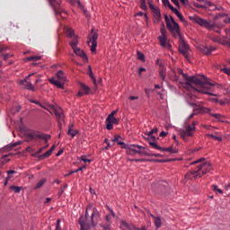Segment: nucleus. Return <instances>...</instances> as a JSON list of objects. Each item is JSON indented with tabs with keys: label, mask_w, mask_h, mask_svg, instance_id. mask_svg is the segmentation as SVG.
<instances>
[{
	"label": "nucleus",
	"mask_w": 230,
	"mask_h": 230,
	"mask_svg": "<svg viewBox=\"0 0 230 230\" xmlns=\"http://www.w3.org/2000/svg\"><path fill=\"white\" fill-rule=\"evenodd\" d=\"M178 75L185 80L187 85L190 87H191V85H196V88L192 87V93H200L201 94H208V96H217V94L213 93L224 88L222 84L209 82V79L202 75L189 76L188 74H185L181 68H178Z\"/></svg>",
	"instance_id": "f257e3e1"
},
{
	"label": "nucleus",
	"mask_w": 230,
	"mask_h": 230,
	"mask_svg": "<svg viewBox=\"0 0 230 230\" xmlns=\"http://www.w3.org/2000/svg\"><path fill=\"white\" fill-rule=\"evenodd\" d=\"M102 220V214L96 207L89 204L86 207L84 217L79 218L81 230H96V224Z\"/></svg>",
	"instance_id": "f03ea898"
},
{
	"label": "nucleus",
	"mask_w": 230,
	"mask_h": 230,
	"mask_svg": "<svg viewBox=\"0 0 230 230\" xmlns=\"http://www.w3.org/2000/svg\"><path fill=\"white\" fill-rule=\"evenodd\" d=\"M213 170V165L209 162H204L198 165V168L193 171H190L186 173L185 179L186 181H195L197 179H200L204 177L206 173H209L210 171Z\"/></svg>",
	"instance_id": "7ed1b4c3"
},
{
	"label": "nucleus",
	"mask_w": 230,
	"mask_h": 230,
	"mask_svg": "<svg viewBox=\"0 0 230 230\" xmlns=\"http://www.w3.org/2000/svg\"><path fill=\"white\" fill-rule=\"evenodd\" d=\"M31 103H35L36 105H40L41 109H44L45 111H48L50 114H55L58 123L61 121H64V111H62V108L58 106H54V105H42L39 101H31Z\"/></svg>",
	"instance_id": "20e7f679"
},
{
	"label": "nucleus",
	"mask_w": 230,
	"mask_h": 230,
	"mask_svg": "<svg viewBox=\"0 0 230 230\" xmlns=\"http://www.w3.org/2000/svg\"><path fill=\"white\" fill-rule=\"evenodd\" d=\"M195 100H197V95H195L194 93H190L187 97V102L189 105H190L191 107H196L193 110L194 114H208V112H211V109L197 105Z\"/></svg>",
	"instance_id": "39448f33"
},
{
	"label": "nucleus",
	"mask_w": 230,
	"mask_h": 230,
	"mask_svg": "<svg viewBox=\"0 0 230 230\" xmlns=\"http://www.w3.org/2000/svg\"><path fill=\"white\" fill-rule=\"evenodd\" d=\"M192 21L196 22V24H199V26H202L203 28H207V30H214V31H217V33H220V29L215 26V24H212L211 22L199 17L194 16L192 18Z\"/></svg>",
	"instance_id": "423d86ee"
},
{
	"label": "nucleus",
	"mask_w": 230,
	"mask_h": 230,
	"mask_svg": "<svg viewBox=\"0 0 230 230\" xmlns=\"http://www.w3.org/2000/svg\"><path fill=\"white\" fill-rule=\"evenodd\" d=\"M195 130H197V128H195V122H192L191 125H189L185 129L180 132L181 138L184 141H188L189 137H193Z\"/></svg>",
	"instance_id": "0eeeda50"
},
{
	"label": "nucleus",
	"mask_w": 230,
	"mask_h": 230,
	"mask_svg": "<svg viewBox=\"0 0 230 230\" xmlns=\"http://www.w3.org/2000/svg\"><path fill=\"white\" fill-rule=\"evenodd\" d=\"M98 33L94 32V29H92L91 33L88 35V46L91 48L92 53H96V48L98 46Z\"/></svg>",
	"instance_id": "6e6552de"
},
{
	"label": "nucleus",
	"mask_w": 230,
	"mask_h": 230,
	"mask_svg": "<svg viewBox=\"0 0 230 230\" xmlns=\"http://www.w3.org/2000/svg\"><path fill=\"white\" fill-rule=\"evenodd\" d=\"M26 136L27 137H29V139L31 140L33 139L34 141H37V139H44L45 143H48V141L51 139V136L43 135V134H40V132L35 131V130L28 131Z\"/></svg>",
	"instance_id": "1a4fd4ad"
},
{
	"label": "nucleus",
	"mask_w": 230,
	"mask_h": 230,
	"mask_svg": "<svg viewBox=\"0 0 230 230\" xmlns=\"http://www.w3.org/2000/svg\"><path fill=\"white\" fill-rule=\"evenodd\" d=\"M164 19H165L167 29L170 31H174L175 33H181V31L179 29V23H176L175 20H173L172 17H171L170 19L168 18V15H165Z\"/></svg>",
	"instance_id": "9d476101"
},
{
	"label": "nucleus",
	"mask_w": 230,
	"mask_h": 230,
	"mask_svg": "<svg viewBox=\"0 0 230 230\" xmlns=\"http://www.w3.org/2000/svg\"><path fill=\"white\" fill-rule=\"evenodd\" d=\"M226 37L216 36L212 39L214 42H218L219 44H223V46H229L230 48V29H226Z\"/></svg>",
	"instance_id": "9b49d317"
},
{
	"label": "nucleus",
	"mask_w": 230,
	"mask_h": 230,
	"mask_svg": "<svg viewBox=\"0 0 230 230\" xmlns=\"http://www.w3.org/2000/svg\"><path fill=\"white\" fill-rule=\"evenodd\" d=\"M127 149V154L128 155H134L135 154H145L144 150L145 147L141 146H137V145H131V146H128L126 145V147H124Z\"/></svg>",
	"instance_id": "f8f14e48"
},
{
	"label": "nucleus",
	"mask_w": 230,
	"mask_h": 230,
	"mask_svg": "<svg viewBox=\"0 0 230 230\" xmlns=\"http://www.w3.org/2000/svg\"><path fill=\"white\" fill-rule=\"evenodd\" d=\"M161 35L158 37L160 45L162 48H166V49H172V45L168 42V38L166 37V30L162 28L160 30Z\"/></svg>",
	"instance_id": "ddd939ff"
},
{
	"label": "nucleus",
	"mask_w": 230,
	"mask_h": 230,
	"mask_svg": "<svg viewBox=\"0 0 230 230\" xmlns=\"http://www.w3.org/2000/svg\"><path fill=\"white\" fill-rule=\"evenodd\" d=\"M179 51L185 57V58H188L189 57V51H190V46L186 44V41L182 40V38L180 37L179 40Z\"/></svg>",
	"instance_id": "4468645a"
},
{
	"label": "nucleus",
	"mask_w": 230,
	"mask_h": 230,
	"mask_svg": "<svg viewBox=\"0 0 230 230\" xmlns=\"http://www.w3.org/2000/svg\"><path fill=\"white\" fill-rule=\"evenodd\" d=\"M33 75H35V73L30 74L25 79L19 81V84L22 89H27L28 91H33V92L35 91V86L31 84V82H28V78H30L31 76H33Z\"/></svg>",
	"instance_id": "2eb2a0df"
},
{
	"label": "nucleus",
	"mask_w": 230,
	"mask_h": 230,
	"mask_svg": "<svg viewBox=\"0 0 230 230\" xmlns=\"http://www.w3.org/2000/svg\"><path fill=\"white\" fill-rule=\"evenodd\" d=\"M119 123V119H116L115 117L108 115L106 119L107 130H112V128H114V125H118Z\"/></svg>",
	"instance_id": "dca6fc26"
},
{
	"label": "nucleus",
	"mask_w": 230,
	"mask_h": 230,
	"mask_svg": "<svg viewBox=\"0 0 230 230\" xmlns=\"http://www.w3.org/2000/svg\"><path fill=\"white\" fill-rule=\"evenodd\" d=\"M150 146H152V148H154L155 150H159L160 152H169L170 154H175V151L173 150L172 146H169L166 148L161 147L155 142H150Z\"/></svg>",
	"instance_id": "f3484780"
},
{
	"label": "nucleus",
	"mask_w": 230,
	"mask_h": 230,
	"mask_svg": "<svg viewBox=\"0 0 230 230\" xmlns=\"http://www.w3.org/2000/svg\"><path fill=\"white\" fill-rule=\"evenodd\" d=\"M50 6H52L55 13H60V11H58V8L60 7V4H62V0H48Z\"/></svg>",
	"instance_id": "a211bd4d"
},
{
	"label": "nucleus",
	"mask_w": 230,
	"mask_h": 230,
	"mask_svg": "<svg viewBox=\"0 0 230 230\" xmlns=\"http://www.w3.org/2000/svg\"><path fill=\"white\" fill-rule=\"evenodd\" d=\"M72 49L77 57H80V58H82L83 60H88L87 54H85V52L82 50L80 48L75 47Z\"/></svg>",
	"instance_id": "6ab92c4d"
},
{
	"label": "nucleus",
	"mask_w": 230,
	"mask_h": 230,
	"mask_svg": "<svg viewBox=\"0 0 230 230\" xmlns=\"http://www.w3.org/2000/svg\"><path fill=\"white\" fill-rule=\"evenodd\" d=\"M150 8L153 12L155 21L159 22V21H161V11L159 10V7H154V5H150Z\"/></svg>",
	"instance_id": "aec40b11"
},
{
	"label": "nucleus",
	"mask_w": 230,
	"mask_h": 230,
	"mask_svg": "<svg viewBox=\"0 0 230 230\" xmlns=\"http://www.w3.org/2000/svg\"><path fill=\"white\" fill-rule=\"evenodd\" d=\"M214 47H207V46H200L199 47V51L200 53H202L203 55H211V53H213V51H215Z\"/></svg>",
	"instance_id": "412c9836"
},
{
	"label": "nucleus",
	"mask_w": 230,
	"mask_h": 230,
	"mask_svg": "<svg viewBox=\"0 0 230 230\" xmlns=\"http://www.w3.org/2000/svg\"><path fill=\"white\" fill-rule=\"evenodd\" d=\"M120 229L121 230H136V226L130 225L127 223L126 221H121L120 222Z\"/></svg>",
	"instance_id": "4be33fe9"
},
{
	"label": "nucleus",
	"mask_w": 230,
	"mask_h": 230,
	"mask_svg": "<svg viewBox=\"0 0 230 230\" xmlns=\"http://www.w3.org/2000/svg\"><path fill=\"white\" fill-rule=\"evenodd\" d=\"M49 82L52 84V85H56L58 89H64V82L58 80H56L55 78H49Z\"/></svg>",
	"instance_id": "5701e85b"
},
{
	"label": "nucleus",
	"mask_w": 230,
	"mask_h": 230,
	"mask_svg": "<svg viewBox=\"0 0 230 230\" xmlns=\"http://www.w3.org/2000/svg\"><path fill=\"white\" fill-rule=\"evenodd\" d=\"M119 139H121V136H115L112 141L113 143L119 145L121 148H127V144H125V142H121Z\"/></svg>",
	"instance_id": "b1692460"
},
{
	"label": "nucleus",
	"mask_w": 230,
	"mask_h": 230,
	"mask_svg": "<svg viewBox=\"0 0 230 230\" xmlns=\"http://www.w3.org/2000/svg\"><path fill=\"white\" fill-rule=\"evenodd\" d=\"M152 218H154V222H155V226L156 227V229H159L163 224L161 217H155L154 215L151 214Z\"/></svg>",
	"instance_id": "393cba45"
},
{
	"label": "nucleus",
	"mask_w": 230,
	"mask_h": 230,
	"mask_svg": "<svg viewBox=\"0 0 230 230\" xmlns=\"http://www.w3.org/2000/svg\"><path fill=\"white\" fill-rule=\"evenodd\" d=\"M71 39L72 40L69 44L72 49H74L75 48H78V35H74V37H72Z\"/></svg>",
	"instance_id": "a878e982"
},
{
	"label": "nucleus",
	"mask_w": 230,
	"mask_h": 230,
	"mask_svg": "<svg viewBox=\"0 0 230 230\" xmlns=\"http://www.w3.org/2000/svg\"><path fill=\"white\" fill-rule=\"evenodd\" d=\"M73 124L68 126L67 135L71 136V137H75L76 134H78V130L73 128Z\"/></svg>",
	"instance_id": "bb28decb"
},
{
	"label": "nucleus",
	"mask_w": 230,
	"mask_h": 230,
	"mask_svg": "<svg viewBox=\"0 0 230 230\" xmlns=\"http://www.w3.org/2000/svg\"><path fill=\"white\" fill-rule=\"evenodd\" d=\"M207 114H209L212 118H215L217 121H224V116L222 114L218 113H212L211 111L208 112Z\"/></svg>",
	"instance_id": "cd10ccee"
},
{
	"label": "nucleus",
	"mask_w": 230,
	"mask_h": 230,
	"mask_svg": "<svg viewBox=\"0 0 230 230\" xmlns=\"http://www.w3.org/2000/svg\"><path fill=\"white\" fill-rule=\"evenodd\" d=\"M111 216H106V221L108 222V225H101V227H102L103 230H112L111 229Z\"/></svg>",
	"instance_id": "c85d7f7f"
},
{
	"label": "nucleus",
	"mask_w": 230,
	"mask_h": 230,
	"mask_svg": "<svg viewBox=\"0 0 230 230\" xmlns=\"http://www.w3.org/2000/svg\"><path fill=\"white\" fill-rule=\"evenodd\" d=\"M145 161H153L154 163H166L167 161H161V160H149V159H145V158H140V159H135V163H145Z\"/></svg>",
	"instance_id": "c756f323"
},
{
	"label": "nucleus",
	"mask_w": 230,
	"mask_h": 230,
	"mask_svg": "<svg viewBox=\"0 0 230 230\" xmlns=\"http://www.w3.org/2000/svg\"><path fill=\"white\" fill-rule=\"evenodd\" d=\"M88 75L93 80L94 85H96V77H94V74L93 73V68L91 66H88Z\"/></svg>",
	"instance_id": "7c9ffc66"
},
{
	"label": "nucleus",
	"mask_w": 230,
	"mask_h": 230,
	"mask_svg": "<svg viewBox=\"0 0 230 230\" xmlns=\"http://www.w3.org/2000/svg\"><path fill=\"white\" fill-rule=\"evenodd\" d=\"M57 78H58V80H60L61 82H66V74H64L62 70H59L57 73Z\"/></svg>",
	"instance_id": "2f4dec72"
},
{
	"label": "nucleus",
	"mask_w": 230,
	"mask_h": 230,
	"mask_svg": "<svg viewBox=\"0 0 230 230\" xmlns=\"http://www.w3.org/2000/svg\"><path fill=\"white\" fill-rule=\"evenodd\" d=\"M80 87H81V91L86 94H88L89 92L91 91V88H89V86L85 85V84L84 83L80 84Z\"/></svg>",
	"instance_id": "473e14b6"
},
{
	"label": "nucleus",
	"mask_w": 230,
	"mask_h": 230,
	"mask_svg": "<svg viewBox=\"0 0 230 230\" xmlns=\"http://www.w3.org/2000/svg\"><path fill=\"white\" fill-rule=\"evenodd\" d=\"M172 12H173V13H175V15L178 17V19H180V21H181V22H183L184 16L182 15V13H181L179 12V10H177V8H174Z\"/></svg>",
	"instance_id": "72a5a7b5"
},
{
	"label": "nucleus",
	"mask_w": 230,
	"mask_h": 230,
	"mask_svg": "<svg viewBox=\"0 0 230 230\" xmlns=\"http://www.w3.org/2000/svg\"><path fill=\"white\" fill-rule=\"evenodd\" d=\"M40 58H42V57H40V56H31L29 58H26L24 60H25V62H30L31 60H34L35 62H37V60H40Z\"/></svg>",
	"instance_id": "f704fd0d"
},
{
	"label": "nucleus",
	"mask_w": 230,
	"mask_h": 230,
	"mask_svg": "<svg viewBox=\"0 0 230 230\" xmlns=\"http://www.w3.org/2000/svg\"><path fill=\"white\" fill-rule=\"evenodd\" d=\"M66 33L67 37H69L70 39L75 37V35H76L75 33V31L73 29H71V28H66Z\"/></svg>",
	"instance_id": "c9c22d12"
},
{
	"label": "nucleus",
	"mask_w": 230,
	"mask_h": 230,
	"mask_svg": "<svg viewBox=\"0 0 230 230\" xmlns=\"http://www.w3.org/2000/svg\"><path fill=\"white\" fill-rule=\"evenodd\" d=\"M162 1H163V4L167 6L169 10H172V12L175 9V7H173V5L170 4V0H162Z\"/></svg>",
	"instance_id": "e433bc0d"
},
{
	"label": "nucleus",
	"mask_w": 230,
	"mask_h": 230,
	"mask_svg": "<svg viewBox=\"0 0 230 230\" xmlns=\"http://www.w3.org/2000/svg\"><path fill=\"white\" fill-rule=\"evenodd\" d=\"M211 102H214L215 103H218L219 105H226V102L223 101L222 99L212 98Z\"/></svg>",
	"instance_id": "4c0bfd02"
},
{
	"label": "nucleus",
	"mask_w": 230,
	"mask_h": 230,
	"mask_svg": "<svg viewBox=\"0 0 230 230\" xmlns=\"http://www.w3.org/2000/svg\"><path fill=\"white\" fill-rule=\"evenodd\" d=\"M147 139H148V143L150 145V142L151 143H157V137H155V136L154 135H147Z\"/></svg>",
	"instance_id": "58836bf2"
},
{
	"label": "nucleus",
	"mask_w": 230,
	"mask_h": 230,
	"mask_svg": "<svg viewBox=\"0 0 230 230\" xmlns=\"http://www.w3.org/2000/svg\"><path fill=\"white\" fill-rule=\"evenodd\" d=\"M46 183V179H41L36 185L35 189L39 190V188H42V186H44V184Z\"/></svg>",
	"instance_id": "ea45409f"
},
{
	"label": "nucleus",
	"mask_w": 230,
	"mask_h": 230,
	"mask_svg": "<svg viewBox=\"0 0 230 230\" xmlns=\"http://www.w3.org/2000/svg\"><path fill=\"white\" fill-rule=\"evenodd\" d=\"M159 75L163 80L166 78V72L164 67L160 68Z\"/></svg>",
	"instance_id": "a19ab883"
},
{
	"label": "nucleus",
	"mask_w": 230,
	"mask_h": 230,
	"mask_svg": "<svg viewBox=\"0 0 230 230\" xmlns=\"http://www.w3.org/2000/svg\"><path fill=\"white\" fill-rule=\"evenodd\" d=\"M53 154L50 150H48L45 154L41 155L40 156V159H47V157H49Z\"/></svg>",
	"instance_id": "79ce46f5"
},
{
	"label": "nucleus",
	"mask_w": 230,
	"mask_h": 230,
	"mask_svg": "<svg viewBox=\"0 0 230 230\" xmlns=\"http://www.w3.org/2000/svg\"><path fill=\"white\" fill-rule=\"evenodd\" d=\"M212 190L214 191H217V193H220V195H224V190L221 189H218V186L217 185H212Z\"/></svg>",
	"instance_id": "37998d69"
},
{
	"label": "nucleus",
	"mask_w": 230,
	"mask_h": 230,
	"mask_svg": "<svg viewBox=\"0 0 230 230\" xmlns=\"http://www.w3.org/2000/svg\"><path fill=\"white\" fill-rule=\"evenodd\" d=\"M10 190H14V193H21L22 188L19 187V186H13H13L10 187Z\"/></svg>",
	"instance_id": "c03bdc74"
},
{
	"label": "nucleus",
	"mask_w": 230,
	"mask_h": 230,
	"mask_svg": "<svg viewBox=\"0 0 230 230\" xmlns=\"http://www.w3.org/2000/svg\"><path fill=\"white\" fill-rule=\"evenodd\" d=\"M137 56L138 60H141L142 62H144V60H145V54L144 53H141V51H137Z\"/></svg>",
	"instance_id": "a18cd8bd"
},
{
	"label": "nucleus",
	"mask_w": 230,
	"mask_h": 230,
	"mask_svg": "<svg viewBox=\"0 0 230 230\" xmlns=\"http://www.w3.org/2000/svg\"><path fill=\"white\" fill-rule=\"evenodd\" d=\"M207 136L208 137H212V139H215L216 141H222V137H217L213 134H208Z\"/></svg>",
	"instance_id": "49530a36"
},
{
	"label": "nucleus",
	"mask_w": 230,
	"mask_h": 230,
	"mask_svg": "<svg viewBox=\"0 0 230 230\" xmlns=\"http://www.w3.org/2000/svg\"><path fill=\"white\" fill-rule=\"evenodd\" d=\"M154 134H157V128H155L148 131L147 133H145L146 136H154Z\"/></svg>",
	"instance_id": "de8ad7c7"
},
{
	"label": "nucleus",
	"mask_w": 230,
	"mask_h": 230,
	"mask_svg": "<svg viewBox=\"0 0 230 230\" xmlns=\"http://www.w3.org/2000/svg\"><path fill=\"white\" fill-rule=\"evenodd\" d=\"M13 173H17V172H15V171H13V170H9V171H7V178L6 179H8L9 181H10V179H12V175H13Z\"/></svg>",
	"instance_id": "09e8293b"
},
{
	"label": "nucleus",
	"mask_w": 230,
	"mask_h": 230,
	"mask_svg": "<svg viewBox=\"0 0 230 230\" xmlns=\"http://www.w3.org/2000/svg\"><path fill=\"white\" fill-rule=\"evenodd\" d=\"M104 143H106L107 146L104 147V150H109L112 146L111 145V142H109V139L105 138Z\"/></svg>",
	"instance_id": "8fccbe9b"
},
{
	"label": "nucleus",
	"mask_w": 230,
	"mask_h": 230,
	"mask_svg": "<svg viewBox=\"0 0 230 230\" xmlns=\"http://www.w3.org/2000/svg\"><path fill=\"white\" fill-rule=\"evenodd\" d=\"M81 161H83L84 163H91V159H87L85 155L81 156Z\"/></svg>",
	"instance_id": "3c124183"
},
{
	"label": "nucleus",
	"mask_w": 230,
	"mask_h": 230,
	"mask_svg": "<svg viewBox=\"0 0 230 230\" xmlns=\"http://www.w3.org/2000/svg\"><path fill=\"white\" fill-rule=\"evenodd\" d=\"M13 57V54H5L4 55V60H8V58H12Z\"/></svg>",
	"instance_id": "603ef678"
},
{
	"label": "nucleus",
	"mask_w": 230,
	"mask_h": 230,
	"mask_svg": "<svg viewBox=\"0 0 230 230\" xmlns=\"http://www.w3.org/2000/svg\"><path fill=\"white\" fill-rule=\"evenodd\" d=\"M144 17L146 19V28H149L150 24L148 23V15L146 13H145Z\"/></svg>",
	"instance_id": "864d4df0"
},
{
	"label": "nucleus",
	"mask_w": 230,
	"mask_h": 230,
	"mask_svg": "<svg viewBox=\"0 0 230 230\" xmlns=\"http://www.w3.org/2000/svg\"><path fill=\"white\" fill-rule=\"evenodd\" d=\"M8 49V47H5L4 45H0V53H3V51H6Z\"/></svg>",
	"instance_id": "5fc2aeb1"
},
{
	"label": "nucleus",
	"mask_w": 230,
	"mask_h": 230,
	"mask_svg": "<svg viewBox=\"0 0 230 230\" xmlns=\"http://www.w3.org/2000/svg\"><path fill=\"white\" fill-rule=\"evenodd\" d=\"M199 150H200V147H196V148H193V149H190V154H195V152H199Z\"/></svg>",
	"instance_id": "6e6d98bb"
},
{
	"label": "nucleus",
	"mask_w": 230,
	"mask_h": 230,
	"mask_svg": "<svg viewBox=\"0 0 230 230\" xmlns=\"http://www.w3.org/2000/svg\"><path fill=\"white\" fill-rule=\"evenodd\" d=\"M223 73H226V75H228L230 76V68H222Z\"/></svg>",
	"instance_id": "4d7b16f0"
},
{
	"label": "nucleus",
	"mask_w": 230,
	"mask_h": 230,
	"mask_svg": "<svg viewBox=\"0 0 230 230\" xmlns=\"http://www.w3.org/2000/svg\"><path fill=\"white\" fill-rule=\"evenodd\" d=\"M56 230H62V228H60V219L57 220Z\"/></svg>",
	"instance_id": "13d9d810"
},
{
	"label": "nucleus",
	"mask_w": 230,
	"mask_h": 230,
	"mask_svg": "<svg viewBox=\"0 0 230 230\" xmlns=\"http://www.w3.org/2000/svg\"><path fill=\"white\" fill-rule=\"evenodd\" d=\"M87 168L86 165H83L82 167H79L78 169L75 170V172H82L83 170H85Z\"/></svg>",
	"instance_id": "bf43d9fd"
},
{
	"label": "nucleus",
	"mask_w": 230,
	"mask_h": 230,
	"mask_svg": "<svg viewBox=\"0 0 230 230\" xmlns=\"http://www.w3.org/2000/svg\"><path fill=\"white\" fill-rule=\"evenodd\" d=\"M168 136V133L165 132V131H162L160 134H159V137H166Z\"/></svg>",
	"instance_id": "052dcab7"
},
{
	"label": "nucleus",
	"mask_w": 230,
	"mask_h": 230,
	"mask_svg": "<svg viewBox=\"0 0 230 230\" xmlns=\"http://www.w3.org/2000/svg\"><path fill=\"white\" fill-rule=\"evenodd\" d=\"M202 161H204V158H200V159H199L197 161H194L190 164H199V163H202Z\"/></svg>",
	"instance_id": "680f3d73"
},
{
	"label": "nucleus",
	"mask_w": 230,
	"mask_h": 230,
	"mask_svg": "<svg viewBox=\"0 0 230 230\" xmlns=\"http://www.w3.org/2000/svg\"><path fill=\"white\" fill-rule=\"evenodd\" d=\"M48 146H46L45 147H40L36 153L35 155H39V154H40V152H42V150H44V148H46Z\"/></svg>",
	"instance_id": "e2e57ef3"
},
{
	"label": "nucleus",
	"mask_w": 230,
	"mask_h": 230,
	"mask_svg": "<svg viewBox=\"0 0 230 230\" xmlns=\"http://www.w3.org/2000/svg\"><path fill=\"white\" fill-rule=\"evenodd\" d=\"M128 100L134 101V100H139L138 96H129Z\"/></svg>",
	"instance_id": "0e129e2a"
},
{
	"label": "nucleus",
	"mask_w": 230,
	"mask_h": 230,
	"mask_svg": "<svg viewBox=\"0 0 230 230\" xmlns=\"http://www.w3.org/2000/svg\"><path fill=\"white\" fill-rule=\"evenodd\" d=\"M84 94H87V93H84L82 90H80V91L78 92V93H77V96L82 97V96H84Z\"/></svg>",
	"instance_id": "69168bd1"
},
{
	"label": "nucleus",
	"mask_w": 230,
	"mask_h": 230,
	"mask_svg": "<svg viewBox=\"0 0 230 230\" xmlns=\"http://www.w3.org/2000/svg\"><path fill=\"white\" fill-rule=\"evenodd\" d=\"M175 6H180L179 0H172Z\"/></svg>",
	"instance_id": "338daca9"
},
{
	"label": "nucleus",
	"mask_w": 230,
	"mask_h": 230,
	"mask_svg": "<svg viewBox=\"0 0 230 230\" xmlns=\"http://www.w3.org/2000/svg\"><path fill=\"white\" fill-rule=\"evenodd\" d=\"M135 230H146V227L142 226L141 228H137V227L135 226Z\"/></svg>",
	"instance_id": "774afa93"
}]
</instances>
